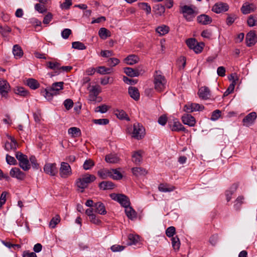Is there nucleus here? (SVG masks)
Wrapping results in <instances>:
<instances>
[{"mask_svg": "<svg viewBox=\"0 0 257 257\" xmlns=\"http://www.w3.org/2000/svg\"><path fill=\"white\" fill-rule=\"evenodd\" d=\"M91 92L93 93V95L90 94L89 96L91 98V100L94 101L96 99V96L98 95L100 91L96 86H93L91 90Z\"/></svg>", "mask_w": 257, "mask_h": 257, "instance_id": "obj_48", "label": "nucleus"}, {"mask_svg": "<svg viewBox=\"0 0 257 257\" xmlns=\"http://www.w3.org/2000/svg\"><path fill=\"white\" fill-rule=\"evenodd\" d=\"M111 198L116 201L124 208H126L130 205L131 202L129 198L123 194L111 193L110 194Z\"/></svg>", "mask_w": 257, "mask_h": 257, "instance_id": "obj_5", "label": "nucleus"}, {"mask_svg": "<svg viewBox=\"0 0 257 257\" xmlns=\"http://www.w3.org/2000/svg\"><path fill=\"white\" fill-rule=\"evenodd\" d=\"M115 184L111 181H102L99 184V187L103 190L112 189Z\"/></svg>", "mask_w": 257, "mask_h": 257, "instance_id": "obj_24", "label": "nucleus"}, {"mask_svg": "<svg viewBox=\"0 0 257 257\" xmlns=\"http://www.w3.org/2000/svg\"><path fill=\"white\" fill-rule=\"evenodd\" d=\"M92 121L93 123L99 125H106L109 123V119L107 118H102V119H93Z\"/></svg>", "mask_w": 257, "mask_h": 257, "instance_id": "obj_55", "label": "nucleus"}, {"mask_svg": "<svg viewBox=\"0 0 257 257\" xmlns=\"http://www.w3.org/2000/svg\"><path fill=\"white\" fill-rule=\"evenodd\" d=\"M63 82H57L52 84L50 87L43 89L41 90V93L48 100H52L54 95L59 94L60 90L63 89Z\"/></svg>", "mask_w": 257, "mask_h": 257, "instance_id": "obj_1", "label": "nucleus"}, {"mask_svg": "<svg viewBox=\"0 0 257 257\" xmlns=\"http://www.w3.org/2000/svg\"><path fill=\"white\" fill-rule=\"evenodd\" d=\"M140 58L135 55H130L127 56L124 60V62L127 65H133L139 62Z\"/></svg>", "mask_w": 257, "mask_h": 257, "instance_id": "obj_23", "label": "nucleus"}, {"mask_svg": "<svg viewBox=\"0 0 257 257\" xmlns=\"http://www.w3.org/2000/svg\"><path fill=\"white\" fill-rule=\"evenodd\" d=\"M16 158L19 162V166L24 170L28 171L31 168L29 161L26 155L20 152H17L16 154Z\"/></svg>", "mask_w": 257, "mask_h": 257, "instance_id": "obj_4", "label": "nucleus"}, {"mask_svg": "<svg viewBox=\"0 0 257 257\" xmlns=\"http://www.w3.org/2000/svg\"><path fill=\"white\" fill-rule=\"evenodd\" d=\"M110 33L107 29L101 28L98 31L99 37L102 39H105L110 36Z\"/></svg>", "mask_w": 257, "mask_h": 257, "instance_id": "obj_36", "label": "nucleus"}, {"mask_svg": "<svg viewBox=\"0 0 257 257\" xmlns=\"http://www.w3.org/2000/svg\"><path fill=\"white\" fill-rule=\"evenodd\" d=\"M47 67L51 69L55 70L59 69L60 64L58 62H52L51 61L47 62L46 63Z\"/></svg>", "mask_w": 257, "mask_h": 257, "instance_id": "obj_56", "label": "nucleus"}, {"mask_svg": "<svg viewBox=\"0 0 257 257\" xmlns=\"http://www.w3.org/2000/svg\"><path fill=\"white\" fill-rule=\"evenodd\" d=\"M124 73L126 75L131 77H138V73H136V70L131 67H125L123 69Z\"/></svg>", "mask_w": 257, "mask_h": 257, "instance_id": "obj_38", "label": "nucleus"}, {"mask_svg": "<svg viewBox=\"0 0 257 257\" xmlns=\"http://www.w3.org/2000/svg\"><path fill=\"white\" fill-rule=\"evenodd\" d=\"M166 79L164 76L160 74V72L156 71L154 75V83L155 89L159 92L164 90L166 84Z\"/></svg>", "mask_w": 257, "mask_h": 257, "instance_id": "obj_3", "label": "nucleus"}, {"mask_svg": "<svg viewBox=\"0 0 257 257\" xmlns=\"http://www.w3.org/2000/svg\"><path fill=\"white\" fill-rule=\"evenodd\" d=\"M94 166V162L91 159L86 160L83 164V169L85 170L90 169Z\"/></svg>", "mask_w": 257, "mask_h": 257, "instance_id": "obj_49", "label": "nucleus"}, {"mask_svg": "<svg viewBox=\"0 0 257 257\" xmlns=\"http://www.w3.org/2000/svg\"><path fill=\"white\" fill-rule=\"evenodd\" d=\"M197 21L201 25H207L212 23V19L206 14H201L197 17Z\"/></svg>", "mask_w": 257, "mask_h": 257, "instance_id": "obj_17", "label": "nucleus"}, {"mask_svg": "<svg viewBox=\"0 0 257 257\" xmlns=\"http://www.w3.org/2000/svg\"><path fill=\"white\" fill-rule=\"evenodd\" d=\"M187 46L190 49H193L194 48L195 45H196L197 41L194 38H190L186 41Z\"/></svg>", "mask_w": 257, "mask_h": 257, "instance_id": "obj_50", "label": "nucleus"}, {"mask_svg": "<svg viewBox=\"0 0 257 257\" xmlns=\"http://www.w3.org/2000/svg\"><path fill=\"white\" fill-rule=\"evenodd\" d=\"M175 233L176 228L174 226H170L166 230V234L169 237L172 238Z\"/></svg>", "mask_w": 257, "mask_h": 257, "instance_id": "obj_51", "label": "nucleus"}, {"mask_svg": "<svg viewBox=\"0 0 257 257\" xmlns=\"http://www.w3.org/2000/svg\"><path fill=\"white\" fill-rule=\"evenodd\" d=\"M257 115L255 112H251L248 114L242 120V122L246 126L249 124H252L255 119L256 118Z\"/></svg>", "mask_w": 257, "mask_h": 257, "instance_id": "obj_18", "label": "nucleus"}, {"mask_svg": "<svg viewBox=\"0 0 257 257\" xmlns=\"http://www.w3.org/2000/svg\"><path fill=\"white\" fill-rule=\"evenodd\" d=\"M6 162L10 165H16L17 164V161L15 158L9 154L6 155Z\"/></svg>", "mask_w": 257, "mask_h": 257, "instance_id": "obj_53", "label": "nucleus"}, {"mask_svg": "<svg viewBox=\"0 0 257 257\" xmlns=\"http://www.w3.org/2000/svg\"><path fill=\"white\" fill-rule=\"evenodd\" d=\"M125 246L118 244H114L111 246L110 249L113 252L120 251L123 250Z\"/></svg>", "mask_w": 257, "mask_h": 257, "instance_id": "obj_62", "label": "nucleus"}, {"mask_svg": "<svg viewBox=\"0 0 257 257\" xmlns=\"http://www.w3.org/2000/svg\"><path fill=\"white\" fill-rule=\"evenodd\" d=\"M119 60L117 58H111L108 61V65L110 67H114L119 63Z\"/></svg>", "mask_w": 257, "mask_h": 257, "instance_id": "obj_60", "label": "nucleus"}, {"mask_svg": "<svg viewBox=\"0 0 257 257\" xmlns=\"http://www.w3.org/2000/svg\"><path fill=\"white\" fill-rule=\"evenodd\" d=\"M94 212L101 215L106 213L105 205L101 202H97L94 204Z\"/></svg>", "mask_w": 257, "mask_h": 257, "instance_id": "obj_20", "label": "nucleus"}, {"mask_svg": "<svg viewBox=\"0 0 257 257\" xmlns=\"http://www.w3.org/2000/svg\"><path fill=\"white\" fill-rule=\"evenodd\" d=\"M53 19V15L51 13H48L44 18L43 23L47 25Z\"/></svg>", "mask_w": 257, "mask_h": 257, "instance_id": "obj_64", "label": "nucleus"}, {"mask_svg": "<svg viewBox=\"0 0 257 257\" xmlns=\"http://www.w3.org/2000/svg\"><path fill=\"white\" fill-rule=\"evenodd\" d=\"M180 13L183 14L184 18L188 22L193 21L195 17L194 10L187 5H184L180 8Z\"/></svg>", "mask_w": 257, "mask_h": 257, "instance_id": "obj_6", "label": "nucleus"}, {"mask_svg": "<svg viewBox=\"0 0 257 257\" xmlns=\"http://www.w3.org/2000/svg\"><path fill=\"white\" fill-rule=\"evenodd\" d=\"M13 53L17 59L21 58L23 54V51L19 45H15L13 48Z\"/></svg>", "mask_w": 257, "mask_h": 257, "instance_id": "obj_26", "label": "nucleus"}, {"mask_svg": "<svg viewBox=\"0 0 257 257\" xmlns=\"http://www.w3.org/2000/svg\"><path fill=\"white\" fill-rule=\"evenodd\" d=\"M159 190L163 192H171L175 189V187H168L167 185L161 184L158 187Z\"/></svg>", "mask_w": 257, "mask_h": 257, "instance_id": "obj_46", "label": "nucleus"}, {"mask_svg": "<svg viewBox=\"0 0 257 257\" xmlns=\"http://www.w3.org/2000/svg\"><path fill=\"white\" fill-rule=\"evenodd\" d=\"M115 115L119 119H126L127 120H130L129 117L127 116V114L123 110L116 109L114 111Z\"/></svg>", "mask_w": 257, "mask_h": 257, "instance_id": "obj_31", "label": "nucleus"}, {"mask_svg": "<svg viewBox=\"0 0 257 257\" xmlns=\"http://www.w3.org/2000/svg\"><path fill=\"white\" fill-rule=\"evenodd\" d=\"M229 9V6L227 3L220 2L216 3L212 7V11L216 13L226 12Z\"/></svg>", "mask_w": 257, "mask_h": 257, "instance_id": "obj_12", "label": "nucleus"}, {"mask_svg": "<svg viewBox=\"0 0 257 257\" xmlns=\"http://www.w3.org/2000/svg\"><path fill=\"white\" fill-rule=\"evenodd\" d=\"M26 84L30 88L33 90L37 89L40 86V84L38 81L33 78L28 79Z\"/></svg>", "mask_w": 257, "mask_h": 257, "instance_id": "obj_28", "label": "nucleus"}, {"mask_svg": "<svg viewBox=\"0 0 257 257\" xmlns=\"http://www.w3.org/2000/svg\"><path fill=\"white\" fill-rule=\"evenodd\" d=\"M110 170L112 172V175L110 176V178L116 180H119L122 178L123 176L122 174L116 169H112Z\"/></svg>", "mask_w": 257, "mask_h": 257, "instance_id": "obj_40", "label": "nucleus"}, {"mask_svg": "<svg viewBox=\"0 0 257 257\" xmlns=\"http://www.w3.org/2000/svg\"><path fill=\"white\" fill-rule=\"evenodd\" d=\"M96 177L91 174H85L82 176V177L78 178L76 181V185L79 188L82 189L81 192H83L85 188H87L88 185L94 181Z\"/></svg>", "mask_w": 257, "mask_h": 257, "instance_id": "obj_2", "label": "nucleus"}, {"mask_svg": "<svg viewBox=\"0 0 257 257\" xmlns=\"http://www.w3.org/2000/svg\"><path fill=\"white\" fill-rule=\"evenodd\" d=\"M153 10L155 12L156 14L159 16H161L165 13V6L163 5V4L156 5L153 7Z\"/></svg>", "mask_w": 257, "mask_h": 257, "instance_id": "obj_32", "label": "nucleus"}, {"mask_svg": "<svg viewBox=\"0 0 257 257\" xmlns=\"http://www.w3.org/2000/svg\"><path fill=\"white\" fill-rule=\"evenodd\" d=\"M181 119L183 123L190 126H193L195 125L196 120L194 116L191 114L186 113L181 117Z\"/></svg>", "mask_w": 257, "mask_h": 257, "instance_id": "obj_15", "label": "nucleus"}, {"mask_svg": "<svg viewBox=\"0 0 257 257\" xmlns=\"http://www.w3.org/2000/svg\"><path fill=\"white\" fill-rule=\"evenodd\" d=\"M43 169L45 173L51 176H55L58 173L56 163H46Z\"/></svg>", "mask_w": 257, "mask_h": 257, "instance_id": "obj_11", "label": "nucleus"}, {"mask_svg": "<svg viewBox=\"0 0 257 257\" xmlns=\"http://www.w3.org/2000/svg\"><path fill=\"white\" fill-rule=\"evenodd\" d=\"M133 174L136 176L145 175L147 174L146 170L142 167H135L132 169Z\"/></svg>", "mask_w": 257, "mask_h": 257, "instance_id": "obj_30", "label": "nucleus"}, {"mask_svg": "<svg viewBox=\"0 0 257 257\" xmlns=\"http://www.w3.org/2000/svg\"><path fill=\"white\" fill-rule=\"evenodd\" d=\"M10 174L12 177L16 178L20 180H23L26 177L25 173L17 167L13 168L10 171Z\"/></svg>", "mask_w": 257, "mask_h": 257, "instance_id": "obj_14", "label": "nucleus"}, {"mask_svg": "<svg viewBox=\"0 0 257 257\" xmlns=\"http://www.w3.org/2000/svg\"><path fill=\"white\" fill-rule=\"evenodd\" d=\"M173 249L175 251L179 250L180 246V241L178 236L173 237L171 239Z\"/></svg>", "mask_w": 257, "mask_h": 257, "instance_id": "obj_37", "label": "nucleus"}, {"mask_svg": "<svg viewBox=\"0 0 257 257\" xmlns=\"http://www.w3.org/2000/svg\"><path fill=\"white\" fill-rule=\"evenodd\" d=\"M140 237L138 235H134L130 234L128 235V242L127 245H131L132 244H136L139 240Z\"/></svg>", "mask_w": 257, "mask_h": 257, "instance_id": "obj_35", "label": "nucleus"}, {"mask_svg": "<svg viewBox=\"0 0 257 257\" xmlns=\"http://www.w3.org/2000/svg\"><path fill=\"white\" fill-rule=\"evenodd\" d=\"M11 90L10 84L6 80L0 79V93L5 98H8L9 97L8 93Z\"/></svg>", "mask_w": 257, "mask_h": 257, "instance_id": "obj_8", "label": "nucleus"}, {"mask_svg": "<svg viewBox=\"0 0 257 257\" xmlns=\"http://www.w3.org/2000/svg\"><path fill=\"white\" fill-rule=\"evenodd\" d=\"M125 213L126 216L132 220L137 218V213L130 205L125 208Z\"/></svg>", "mask_w": 257, "mask_h": 257, "instance_id": "obj_22", "label": "nucleus"}, {"mask_svg": "<svg viewBox=\"0 0 257 257\" xmlns=\"http://www.w3.org/2000/svg\"><path fill=\"white\" fill-rule=\"evenodd\" d=\"M35 9L36 11L41 14L47 11V9L45 8V6L44 5H40V4H36L35 6Z\"/></svg>", "mask_w": 257, "mask_h": 257, "instance_id": "obj_63", "label": "nucleus"}, {"mask_svg": "<svg viewBox=\"0 0 257 257\" xmlns=\"http://www.w3.org/2000/svg\"><path fill=\"white\" fill-rule=\"evenodd\" d=\"M97 174L101 179H106L108 177L111 176L112 172L108 169H101L97 172Z\"/></svg>", "mask_w": 257, "mask_h": 257, "instance_id": "obj_27", "label": "nucleus"}, {"mask_svg": "<svg viewBox=\"0 0 257 257\" xmlns=\"http://www.w3.org/2000/svg\"><path fill=\"white\" fill-rule=\"evenodd\" d=\"M30 161L33 169L36 170L39 169V164L37 163V159L34 156H32L30 157Z\"/></svg>", "mask_w": 257, "mask_h": 257, "instance_id": "obj_52", "label": "nucleus"}, {"mask_svg": "<svg viewBox=\"0 0 257 257\" xmlns=\"http://www.w3.org/2000/svg\"><path fill=\"white\" fill-rule=\"evenodd\" d=\"M72 47L73 49L80 50H83L86 49V47L84 45V44L79 41H75L72 42Z\"/></svg>", "mask_w": 257, "mask_h": 257, "instance_id": "obj_44", "label": "nucleus"}, {"mask_svg": "<svg viewBox=\"0 0 257 257\" xmlns=\"http://www.w3.org/2000/svg\"><path fill=\"white\" fill-rule=\"evenodd\" d=\"M64 105L67 110L70 109L73 105V102L71 99H67L64 101Z\"/></svg>", "mask_w": 257, "mask_h": 257, "instance_id": "obj_61", "label": "nucleus"}, {"mask_svg": "<svg viewBox=\"0 0 257 257\" xmlns=\"http://www.w3.org/2000/svg\"><path fill=\"white\" fill-rule=\"evenodd\" d=\"M244 197L243 196H239L235 200L233 205L234 208L236 211L240 210L241 205L244 203Z\"/></svg>", "mask_w": 257, "mask_h": 257, "instance_id": "obj_29", "label": "nucleus"}, {"mask_svg": "<svg viewBox=\"0 0 257 257\" xmlns=\"http://www.w3.org/2000/svg\"><path fill=\"white\" fill-rule=\"evenodd\" d=\"M13 90L15 94L23 97H27L30 95L29 91L23 87L17 86L14 88Z\"/></svg>", "mask_w": 257, "mask_h": 257, "instance_id": "obj_21", "label": "nucleus"}, {"mask_svg": "<svg viewBox=\"0 0 257 257\" xmlns=\"http://www.w3.org/2000/svg\"><path fill=\"white\" fill-rule=\"evenodd\" d=\"M221 111L218 109H216L213 111L212 113L211 119L212 120H216L218 119L219 117L221 116Z\"/></svg>", "mask_w": 257, "mask_h": 257, "instance_id": "obj_59", "label": "nucleus"}, {"mask_svg": "<svg viewBox=\"0 0 257 257\" xmlns=\"http://www.w3.org/2000/svg\"><path fill=\"white\" fill-rule=\"evenodd\" d=\"M198 94L202 99L206 100L210 96V89L206 86L201 87L198 90Z\"/></svg>", "mask_w": 257, "mask_h": 257, "instance_id": "obj_16", "label": "nucleus"}, {"mask_svg": "<svg viewBox=\"0 0 257 257\" xmlns=\"http://www.w3.org/2000/svg\"><path fill=\"white\" fill-rule=\"evenodd\" d=\"M227 17L226 20V24L228 26H231L237 19V16L234 14H226Z\"/></svg>", "mask_w": 257, "mask_h": 257, "instance_id": "obj_43", "label": "nucleus"}, {"mask_svg": "<svg viewBox=\"0 0 257 257\" xmlns=\"http://www.w3.org/2000/svg\"><path fill=\"white\" fill-rule=\"evenodd\" d=\"M68 134L72 135L73 137H78L81 135V131L79 128L72 127L69 128Z\"/></svg>", "mask_w": 257, "mask_h": 257, "instance_id": "obj_45", "label": "nucleus"}, {"mask_svg": "<svg viewBox=\"0 0 257 257\" xmlns=\"http://www.w3.org/2000/svg\"><path fill=\"white\" fill-rule=\"evenodd\" d=\"M191 106L192 107L193 112L202 111L204 109V106L203 105H200L198 103H191Z\"/></svg>", "mask_w": 257, "mask_h": 257, "instance_id": "obj_57", "label": "nucleus"}, {"mask_svg": "<svg viewBox=\"0 0 257 257\" xmlns=\"http://www.w3.org/2000/svg\"><path fill=\"white\" fill-rule=\"evenodd\" d=\"M60 176L63 178H67L72 174L70 166L66 162H62L60 168Z\"/></svg>", "mask_w": 257, "mask_h": 257, "instance_id": "obj_9", "label": "nucleus"}, {"mask_svg": "<svg viewBox=\"0 0 257 257\" xmlns=\"http://www.w3.org/2000/svg\"><path fill=\"white\" fill-rule=\"evenodd\" d=\"M139 8L145 11L147 14V15H149L151 12V6L146 3H140L138 4Z\"/></svg>", "mask_w": 257, "mask_h": 257, "instance_id": "obj_42", "label": "nucleus"}, {"mask_svg": "<svg viewBox=\"0 0 257 257\" xmlns=\"http://www.w3.org/2000/svg\"><path fill=\"white\" fill-rule=\"evenodd\" d=\"M168 125L172 131L185 132V127L177 119H173V121L169 120Z\"/></svg>", "mask_w": 257, "mask_h": 257, "instance_id": "obj_10", "label": "nucleus"}, {"mask_svg": "<svg viewBox=\"0 0 257 257\" xmlns=\"http://www.w3.org/2000/svg\"><path fill=\"white\" fill-rule=\"evenodd\" d=\"M257 38L254 31H250L246 35L245 42L247 47H251L256 43Z\"/></svg>", "mask_w": 257, "mask_h": 257, "instance_id": "obj_13", "label": "nucleus"}, {"mask_svg": "<svg viewBox=\"0 0 257 257\" xmlns=\"http://www.w3.org/2000/svg\"><path fill=\"white\" fill-rule=\"evenodd\" d=\"M204 46V43H203V42L198 43L197 42L196 45H195V47L193 49V50L197 54L200 53L202 52Z\"/></svg>", "mask_w": 257, "mask_h": 257, "instance_id": "obj_54", "label": "nucleus"}, {"mask_svg": "<svg viewBox=\"0 0 257 257\" xmlns=\"http://www.w3.org/2000/svg\"><path fill=\"white\" fill-rule=\"evenodd\" d=\"M108 109V107L105 104H102L97 106L95 110V112H100V113H105Z\"/></svg>", "mask_w": 257, "mask_h": 257, "instance_id": "obj_58", "label": "nucleus"}, {"mask_svg": "<svg viewBox=\"0 0 257 257\" xmlns=\"http://www.w3.org/2000/svg\"><path fill=\"white\" fill-rule=\"evenodd\" d=\"M60 221V217L59 215H56L55 217H53L51 220L49 225L52 228H54L56 225Z\"/></svg>", "mask_w": 257, "mask_h": 257, "instance_id": "obj_47", "label": "nucleus"}, {"mask_svg": "<svg viewBox=\"0 0 257 257\" xmlns=\"http://www.w3.org/2000/svg\"><path fill=\"white\" fill-rule=\"evenodd\" d=\"M156 31L160 34V35H164L169 32V28L166 25H162L157 27L156 29Z\"/></svg>", "mask_w": 257, "mask_h": 257, "instance_id": "obj_41", "label": "nucleus"}, {"mask_svg": "<svg viewBox=\"0 0 257 257\" xmlns=\"http://www.w3.org/2000/svg\"><path fill=\"white\" fill-rule=\"evenodd\" d=\"M145 130L139 123H134L133 126V137L138 140L142 139L145 136Z\"/></svg>", "mask_w": 257, "mask_h": 257, "instance_id": "obj_7", "label": "nucleus"}, {"mask_svg": "<svg viewBox=\"0 0 257 257\" xmlns=\"http://www.w3.org/2000/svg\"><path fill=\"white\" fill-rule=\"evenodd\" d=\"M18 146V144L17 142L12 143L6 142L5 145V149L7 151H9L10 150H13L14 151H16L17 150V147Z\"/></svg>", "mask_w": 257, "mask_h": 257, "instance_id": "obj_39", "label": "nucleus"}, {"mask_svg": "<svg viewBox=\"0 0 257 257\" xmlns=\"http://www.w3.org/2000/svg\"><path fill=\"white\" fill-rule=\"evenodd\" d=\"M128 93L131 98L136 101H138L140 99V94L139 89L133 86H130L128 88Z\"/></svg>", "mask_w": 257, "mask_h": 257, "instance_id": "obj_19", "label": "nucleus"}, {"mask_svg": "<svg viewBox=\"0 0 257 257\" xmlns=\"http://www.w3.org/2000/svg\"><path fill=\"white\" fill-rule=\"evenodd\" d=\"M132 161L136 164H139L142 161L141 151L135 152L132 155Z\"/></svg>", "mask_w": 257, "mask_h": 257, "instance_id": "obj_33", "label": "nucleus"}, {"mask_svg": "<svg viewBox=\"0 0 257 257\" xmlns=\"http://www.w3.org/2000/svg\"><path fill=\"white\" fill-rule=\"evenodd\" d=\"M254 8L253 4H247L246 3H245L241 8V11L243 14L246 15L254 11Z\"/></svg>", "mask_w": 257, "mask_h": 257, "instance_id": "obj_25", "label": "nucleus"}, {"mask_svg": "<svg viewBox=\"0 0 257 257\" xmlns=\"http://www.w3.org/2000/svg\"><path fill=\"white\" fill-rule=\"evenodd\" d=\"M105 160L106 162L109 163H116L119 161V158L115 154H108L105 156Z\"/></svg>", "mask_w": 257, "mask_h": 257, "instance_id": "obj_34", "label": "nucleus"}]
</instances>
